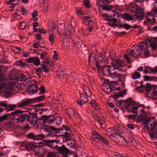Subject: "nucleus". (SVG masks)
<instances>
[{"mask_svg": "<svg viewBox=\"0 0 157 157\" xmlns=\"http://www.w3.org/2000/svg\"><path fill=\"white\" fill-rule=\"evenodd\" d=\"M9 115L16 122H22L29 121L31 124L34 125L36 128H40L41 129L44 130L48 128L49 130H51L49 128V126H48L47 124L48 123L47 122V121H48V118L46 116L42 115L40 118L35 120H31L30 117H29L27 114L20 110L13 112L9 114Z\"/></svg>", "mask_w": 157, "mask_h": 157, "instance_id": "1", "label": "nucleus"}, {"mask_svg": "<svg viewBox=\"0 0 157 157\" xmlns=\"http://www.w3.org/2000/svg\"><path fill=\"white\" fill-rule=\"evenodd\" d=\"M150 46L153 49L155 50L157 47V38L153 39L151 41L147 42H142L139 44V45H135L131 48V50L128 51V54L132 56L136 57L139 56L141 51L145 48H149Z\"/></svg>", "mask_w": 157, "mask_h": 157, "instance_id": "2", "label": "nucleus"}, {"mask_svg": "<svg viewBox=\"0 0 157 157\" xmlns=\"http://www.w3.org/2000/svg\"><path fill=\"white\" fill-rule=\"evenodd\" d=\"M119 105L123 106L127 111L130 113H134V115H129L128 118L131 119L135 118L137 115V110L139 106L136 103L133 101L131 99H128L125 100H120L117 102Z\"/></svg>", "mask_w": 157, "mask_h": 157, "instance_id": "3", "label": "nucleus"}, {"mask_svg": "<svg viewBox=\"0 0 157 157\" xmlns=\"http://www.w3.org/2000/svg\"><path fill=\"white\" fill-rule=\"evenodd\" d=\"M86 89L85 90V88H84V91L85 94H82L80 95V98L79 99L77 100V103L78 104L80 105H82L83 103H85L87 102L88 99L87 96H90L91 95V93L90 90L88 88L85 87Z\"/></svg>", "mask_w": 157, "mask_h": 157, "instance_id": "4", "label": "nucleus"}, {"mask_svg": "<svg viewBox=\"0 0 157 157\" xmlns=\"http://www.w3.org/2000/svg\"><path fill=\"white\" fill-rule=\"evenodd\" d=\"M141 88H145L146 91L147 92V95L150 98H154V96L157 95V90H154L152 89V87L151 85L147 83L146 84V87H144L143 86H141L140 87Z\"/></svg>", "mask_w": 157, "mask_h": 157, "instance_id": "5", "label": "nucleus"}, {"mask_svg": "<svg viewBox=\"0 0 157 157\" xmlns=\"http://www.w3.org/2000/svg\"><path fill=\"white\" fill-rule=\"evenodd\" d=\"M132 7L135 8V10H133V11H136V16L137 19H139L140 20L142 19L144 16V10L143 9L140 8L137 5L135 4H133Z\"/></svg>", "mask_w": 157, "mask_h": 157, "instance_id": "6", "label": "nucleus"}, {"mask_svg": "<svg viewBox=\"0 0 157 157\" xmlns=\"http://www.w3.org/2000/svg\"><path fill=\"white\" fill-rule=\"evenodd\" d=\"M112 67H113V70L117 69L118 70L121 71L123 69L121 68L124 66V63L123 61L121 60L116 59L115 63L113 64L111 63Z\"/></svg>", "mask_w": 157, "mask_h": 157, "instance_id": "7", "label": "nucleus"}, {"mask_svg": "<svg viewBox=\"0 0 157 157\" xmlns=\"http://www.w3.org/2000/svg\"><path fill=\"white\" fill-rule=\"evenodd\" d=\"M114 70H113V69H112V71L109 76L114 80L113 81H112V82H116L120 79L121 75L118 73L117 71H113Z\"/></svg>", "mask_w": 157, "mask_h": 157, "instance_id": "8", "label": "nucleus"}, {"mask_svg": "<svg viewBox=\"0 0 157 157\" xmlns=\"http://www.w3.org/2000/svg\"><path fill=\"white\" fill-rule=\"evenodd\" d=\"M46 135L40 134L39 135H35L33 133H30L27 135L28 138L34 140V141L36 140H40V138H44L46 137Z\"/></svg>", "mask_w": 157, "mask_h": 157, "instance_id": "9", "label": "nucleus"}, {"mask_svg": "<svg viewBox=\"0 0 157 157\" xmlns=\"http://www.w3.org/2000/svg\"><path fill=\"white\" fill-rule=\"evenodd\" d=\"M7 88L9 91L13 93H16L18 90V87L14 82L9 83L7 86Z\"/></svg>", "mask_w": 157, "mask_h": 157, "instance_id": "10", "label": "nucleus"}, {"mask_svg": "<svg viewBox=\"0 0 157 157\" xmlns=\"http://www.w3.org/2000/svg\"><path fill=\"white\" fill-rule=\"evenodd\" d=\"M26 61L28 63H33L36 66H38L40 64L39 59L37 57H32L26 59Z\"/></svg>", "mask_w": 157, "mask_h": 157, "instance_id": "11", "label": "nucleus"}, {"mask_svg": "<svg viewBox=\"0 0 157 157\" xmlns=\"http://www.w3.org/2000/svg\"><path fill=\"white\" fill-rule=\"evenodd\" d=\"M58 150L59 152L63 156H67L70 153L69 150L63 144L60 147H59Z\"/></svg>", "mask_w": 157, "mask_h": 157, "instance_id": "12", "label": "nucleus"}, {"mask_svg": "<svg viewBox=\"0 0 157 157\" xmlns=\"http://www.w3.org/2000/svg\"><path fill=\"white\" fill-rule=\"evenodd\" d=\"M112 66H105L102 68V71L104 75H109L112 70Z\"/></svg>", "mask_w": 157, "mask_h": 157, "instance_id": "13", "label": "nucleus"}, {"mask_svg": "<svg viewBox=\"0 0 157 157\" xmlns=\"http://www.w3.org/2000/svg\"><path fill=\"white\" fill-rule=\"evenodd\" d=\"M38 91V87L36 84L30 86L27 90L28 93L30 95L35 94Z\"/></svg>", "mask_w": 157, "mask_h": 157, "instance_id": "14", "label": "nucleus"}, {"mask_svg": "<svg viewBox=\"0 0 157 157\" xmlns=\"http://www.w3.org/2000/svg\"><path fill=\"white\" fill-rule=\"evenodd\" d=\"M32 99H27L22 100L21 101L17 104V107L18 108L22 107L26 105L29 104L32 102Z\"/></svg>", "mask_w": 157, "mask_h": 157, "instance_id": "15", "label": "nucleus"}, {"mask_svg": "<svg viewBox=\"0 0 157 157\" xmlns=\"http://www.w3.org/2000/svg\"><path fill=\"white\" fill-rule=\"evenodd\" d=\"M49 128L51 129L52 131H55L56 133L59 132V131L60 130H65L66 131H70V128L69 127L64 125L62 126V128H57L52 126H49Z\"/></svg>", "mask_w": 157, "mask_h": 157, "instance_id": "16", "label": "nucleus"}, {"mask_svg": "<svg viewBox=\"0 0 157 157\" xmlns=\"http://www.w3.org/2000/svg\"><path fill=\"white\" fill-rule=\"evenodd\" d=\"M122 18L125 20L126 21H135V18L132 15L129 14L127 13H125L121 15Z\"/></svg>", "mask_w": 157, "mask_h": 157, "instance_id": "17", "label": "nucleus"}, {"mask_svg": "<svg viewBox=\"0 0 157 157\" xmlns=\"http://www.w3.org/2000/svg\"><path fill=\"white\" fill-rule=\"evenodd\" d=\"M147 21L149 22L154 23H155L154 17L153 14L150 12H148L146 15Z\"/></svg>", "mask_w": 157, "mask_h": 157, "instance_id": "18", "label": "nucleus"}, {"mask_svg": "<svg viewBox=\"0 0 157 157\" xmlns=\"http://www.w3.org/2000/svg\"><path fill=\"white\" fill-rule=\"evenodd\" d=\"M67 113L69 115L76 117L77 118H78L79 117L78 114L75 113L73 108H68L67 110Z\"/></svg>", "mask_w": 157, "mask_h": 157, "instance_id": "19", "label": "nucleus"}, {"mask_svg": "<svg viewBox=\"0 0 157 157\" xmlns=\"http://www.w3.org/2000/svg\"><path fill=\"white\" fill-rule=\"evenodd\" d=\"M154 119V117H151V118H148L147 119L148 122L147 124V125L148 127L151 129H154V128H155V127L157 124L154 121L153 122H151V119L153 120Z\"/></svg>", "mask_w": 157, "mask_h": 157, "instance_id": "20", "label": "nucleus"}, {"mask_svg": "<svg viewBox=\"0 0 157 157\" xmlns=\"http://www.w3.org/2000/svg\"><path fill=\"white\" fill-rule=\"evenodd\" d=\"M40 66L44 72L47 73L49 71V68L50 66L48 62H43L41 64Z\"/></svg>", "mask_w": 157, "mask_h": 157, "instance_id": "21", "label": "nucleus"}, {"mask_svg": "<svg viewBox=\"0 0 157 157\" xmlns=\"http://www.w3.org/2000/svg\"><path fill=\"white\" fill-rule=\"evenodd\" d=\"M45 144L46 146L51 147L52 149L56 148V144L55 141V140H48L45 142Z\"/></svg>", "mask_w": 157, "mask_h": 157, "instance_id": "22", "label": "nucleus"}, {"mask_svg": "<svg viewBox=\"0 0 157 157\" xmlns=\"http://www.w3.org/2000/svg\"><path fill=\"white\" fill-rule=\"evenodd\" d=\"M48 122L51 123L55 122L56 125H59L61 124V118L60 117H57L53 119L49 120Z\"/></svg>", "mask_w": 157, "mask_h": 157, "instance_id": "23", "label": "nucleus"}, {"mask_svg": "<svg viewBox=\"0 0 157 157\" xmlns=\"http://www.w3.org/2000/svg\"><path fill=\"white\" fill-rule=\"evenodd\" d=\"M34 147H35V146L34 142L33 143L28 142L25 145V148L26 150L28 151L32 150Z\"/></svg>", "mask_w": 157, "mask_h": 157, "instance_id": "24", "label": "nucleus"}, {"mask_svg": "<svg viewBox=\"0 0 157 157\" xmlns=\"http://www.w3.org/2000/svg\"><path fill=\"white\" fill-rule=\"evenodd\" d=\"M157 132L155 129H152L149 132V134L150 136V138L152 139H156L157 137Z\"/></svg>", "mask_w": 157, "mask_h": 157, "instance_id": "25", "label": "nucleus"}, {"mask_svg": "<svg viewBox=\"0 0 157 157\" xmlns=\"http://www.w3.org/2000/svg\"><path fill=\"white\" fill-rule=\"evenodd\" d=\"M71 133L65 132L62 135L63 140L65 141L68 140L71 137Z\"/></svg>", "mask_w": 157, "mask_h": 157, "instance_id": "26", "label": "nucleus"}, {"mask_svg": "<svg viewBox=\"0 0 157 157\" xmlns=\"http://www.w3.org/2000/svg\"><path fill=\"white\" fill-rule=\"evenodd\" d=\"M155 70V67L153 68H151L150 67L146 66L145 67V68L143 71L144 73L146 74L147 73H150L151 72H152L154 73L153 72L154 70Z\"/></svg>", "mask_w": 157, "mask_h": 157, "instance_id": "27", "label": "nucleus"}, {"mask_svg": "<svg viewBox=\"0 0 157 157\" xmlns=\"http://www.w3.org/2000/svg\"><path fill=\"white\" fill-rule=\"evenodd\" d=\"M40 140H35L34 141L35 144V147H38L42 146L43 145V143L40 141Z\"/></svg>", "mask_w": 157, "mask_h": 157, "instance_id": "28", "label": "nucleus"}, {"mask_svg": "<svg viewBox=\"0 0 157 157\" xmlns=\"http://www.w3.org/2000/svg\"><path fill=\"white\" fill-rule=\"evenodd\" d=\"M90 104L92 106L95 108L96 110H99V106L98 105L94 100H93L91 101Z\"/></svg>", "mask_w": 157, "mask_h": 157, "instance_id": "29", "label": "nucleus"}, {"mask_svg": "<svg viewBox=\"0 0 157 157\" xmlns=\"http://www.w3.org/2000/svg\"><path fill=\"white\" fill-rule=\"evenodd\" d=\"M45 98V97L44 96L41 95L39 97L31 99H32V101L33 100H34L36 102H40L42 101Z\"/></svg>", "mask_w": 157, "mask_h": 157, "instance_id": "30", "label": "nucleus"}, {"mask_svg": "<svg viewBox=\"0 0 157 157\" xmlns=\"http://www.w3.org/2000/svg\"><path fill=\"white\" fill-rule=\"evenodd\" d=\"M141 77L140 74L139 72H135L132 74V78L134 79H139Z\"/></svg>", "mask_w": 157, "mask_h": 157, "instance_id": "31", "label": "nucleus"}, {"mask_svg": "<svg viewBox=\"0 0 157 157\" xmlns=\"http://www.w3.org/2000/svg\"><path fill=\"white\" fill-rule=\"evenodd\" d=\"M6 125L7 128L12 129L14 128V124L13 122H8L6 124Z\"/></svg>", "mask_w": 157, "mask_h": 157, "instance_id": "32", "label": "nucleus"}, {"mask_svg": "<svg viewBox=\"0 0 157 157\" xmlns=\"http://www.w3.org/2000/svg\"><path fill=\"white\" fill-rule=\"evenodd\" d=\"M101 136H100L96 132H94L92 133V137L97 139H101Z\"/></svg>", "mask_w": 157, "mask_h": 157, "instance_id": "33", "label": "nucleus"}, {"mask_svg": "<svg viewBox=\"0 0 157 157\" xmlns=\"http://www.w3.org/2000/svg\"><path fill=\"white\" fill-rule=\"evenodd\" d=\"M17 64L18 65L20 66L23 68H25L28 66V65L25 62L22 61H19Z\"/></svg>", "mask_w": 157, "mask_h": 157, "instance_id": "34", "label": "nucleus"}, {"mask_svg": "<svg viewBox=\"0 0 157 157\" xmlns=\"http://www.w3.org/2000/svg\"><path fill=\"white\" fill-rule=\"evenodd\" d=\"M117 138L118 139L119 141L123 142H125V140L123 136H121L119 134H117L116 135Z\"/></svg>", "mask_w": 157, "mask_h": 157, "instance_id": "35", "label": "nucleus"}, {"mask_svg": "<svg viewBox=\"0 0 157 157\" xmlns=\"http://www.w3.org/2000/svg\"><path fill=\"white\" fill-rule=\"evenodd\" d=\"M28 112L31 114L36 112L35 108L34 106H31L28 108Z\"/></svg>", "mask_w": 157, "mask_h": 157, "instance_id": "36", "label": "nucleus"}, {"mask_svg": "<svg viewBox=\"0 0 157 157\" xmlns=\"http://www.w3.org/2000/svg\"><path fill=\"white\" fill-rule=\"evenodd\" d=\"M82 8L79 7L77 9L75 13L77 15L80 16L82 13Z\"/></svg>", "mask_w": 157, "mask_h": 157, "instance_id": "37", "label": "nucleus"}, {"mask_svg": "<svg viewBox=\"0 0 157 157\" xmlns=\"http://www.w3.org/2000/svg\"><path fill=\"white\" fill-rule=\"evenodd\" d=\"M97 121L101 125H103L104 124H105L104 118L103 117H100L98 119H97Z\"/></svg>", "mask_w": 157, "mask_h": 157, "instance_id": "38", "label": "nucleus"}, {"mask_svg": "<svg viewBox=\"0 0 157 157\" xmlns=\"http://www.w3.org/2000/svg\"><path fill=\"white\" fill-rule=\"evenodd\" d=\"M38 93L40 94H43L45 92V89L44 87L43 86H41L38 89L37 91Z\"/></svg>", "mask_w": 157, "mask_h": 157, "instance_id": "39", "label": "nucleus"}, {"mask_svg": "<svg viewBox=\"0 0 157 157\" xmlns=\"http://www.w3.org/2000/svg\"><path fill=\"white\" fill-rule=\"evenodd\" d=\"M114 6H105L103 7V9L105 10L109 11L110 12V10H111L112 8L114 7Z\"/></svg>", "mask_w": 157, "mask_h": 157, "instance_id": "40", "label": "nucleus"}, {"mask_svg": "<svg viewBox=\"0 0 157 157\" xmlns=\"http://www.w3.org/2000/svg\"><path fill=\"white\" fill-rule=\"evenodd\" d=\"M89 0H83V3L84 6L87 8L90 7V5Z\"/></svg>", "mask_w": 157, "mask_h": 157, "instance_id": "41", "label": "nucleus"}, {"mask_svg": "<svg viewBox=\"0 0 157 157\" xmlns=\"http://www.w3.org/2000/svg\"><path fill=\"white\" fill-rule=\"evenodd\" d=\"M8 117V114H4L0 117V122H2L5 120Z\"/></svg>", "mask_w": 157, "mask_h": 157, "instance_id": "42", "label": "nucleus"}, {"mask_svg": "<svg viewBox=\"0 0 157 157\" xmlns=\"http://www.w3.org/2000/svg\"><path fill=\"white\" fill-rule=\"evenodd\" d=\"M54 36L52 34H50L49 37V40L52 44L54 43Z\"/></svg>", "mask_w": 157, "mask_h": 157, "instance_id": "43", "label": "nucleus"}, {"mask_svg": "<svg viewBox=\"0 0 157 157\" xmlns=\"http://www.w3.org/2000/svg\"><path fill=\"white\" fill-rule=\"evenodd\" d=\"M20 77L21 78V81H25L27 79V78L26 76L23 73H21Z\"/></svg>", "mask_w": 157, "mask_h": 157, "instance_id": "44", "label": "nucleus"}, {"mask_svg": "<svg viewBox=\"0 0 157 157\" xmlns=\"http://www.w3.org/2000/svg\"><path fill=\"white\" fill-rule=\"evenodd\" d=\"M144 80L145 81H151L154 80V77H150L148 76H146L144 77Z\"/></svg>", "mask_w": 157, "mask_h": 157, "instance_id": "45", "label": "nucleus"}, {"mask_svg": "<svg viewBox=\"0 0 157 157\" xmlns=\"http://www.w3.org/2000/svg\"><path fill=\"white\" fill-rule=\"evenodd\" d=\"M69 44V41L68 39H64L63 41V44L65 47L68 46Z\"/></svg>", "mask_w": 157, "mask_h": 157, "instance_id": "46", "label": "nucleus"}, {"mask_svg": "<svg viewBox=\"0 0 157 157\" xmlns=\"http://www.w3.org/2000/svg\"><path fill=\"white\" fill-rule=\"evenodd\" d=\"M26 27V24L24 22H21L19 25V27L20 29L22 30L24 29Z\"/></svg>", "mask_w": 157, "mask_h": 157, "instance_id": "47", "label": "nucleus"}, {"mask_svg": "<svg viewBox=\"0 0 157 157\" xmlns=\"http://www.w3.org/2000/svg\"><path fill=\"white\" fill-rule=\"evenodd\" d=\"M56 154L54 152H49L48 154L47 157H57Z\"/></svg>", "mask_w": 157, "mask_h": 157, "instance_id": "48", "label": "nucleus"}, {"mask_svg": "<svg viewBox=\"0 0 157 157\" xmlns=\"http://www.w3.org/2000/svg\"><path fill=\"white\" fill-rule=\"evenodd\" d=\"M90 18L89 16H85L83 17H82V20L84 23L86 24V23L87 22V21L90 20Z\"/></svg>", "mask_w": 157, "mask_h": 157, "instance_id": "49", "label": "nucleus"}, {"mask_svg": "<svg viewBox=\"0 0 157 157\" xmlns=\"http://www.w3.org/2000/svg\"><path fill=\"white\" fill-rule=\"evenodd\" d=\"M123 26L124 28L127 30L129 29L132 28V26L130 25L127 24L126 23L124 24L123 25Z\"/></svg>", "mask_w": 157, "mask_h": 157, "instance_id": "50", "label": "nucleus"}, {"mask_svg": "<svg viewBox=\"0 0 157 157\" xmlns=\"http://www.w3.org/2000/svg\"><path fill=\"white\" fill-rule=\"evenodd\" d=\"M92 30V27H90L86 29L85 31V33L86 34H89Z\"/></svg>", "mask_w": 157, "mask_h": 157, "instance_id": "51", "label": "nucleus"}, {"mask_svg": "<svg viewBox=\"0 0 157 157\" xmlns=\"http://www.w3.org/2000/svg\"><path fill=\"white\" fill-rule=\"evenodd\" d=\"M114 128H108L107 131V132L109 133L110 135H112L113 133H114Z\"/></svg>", "mask_w": 157, "mask_h": 157, "instance_id": "52", "label": "nucleus"}, {"mask_svg": "<svg viewBox=\"0 0 157 157\" xmlns=\"http://www.w3.org/2000/svg\"><path fill=\"white\" fill-rule=\"evenodd\" d=\"M49 151L46 149H44L43 151V156H48V154L49 153Z\"/></svg>", "mask_w": 157, "mask_h": 157, "instance_id": "53", "label": "nucleus"}, {"mask_svg": "<svg viewBox=\"0 0 157 157\" xmlns=\"http://www.w3.org/2000/svg\"><path fill=\"white\" fill-rule=\"evenodd\" d=\"M21 13L23 15H25L27 13V10L25 8L22 7L21 8Z\"/></svg>", "mask_w": 157, "mask_h": 157, "instance_id": "54", "label": "nucleus"}, {"mask_svg": "<svg viewBox=\"0 0 157 157\" xmlns=\"http://www.w3.org/2000/svg\"><path fill=\"white\" fill-rule=\"evenodd\" d=\"M38 11L36 10H34L32 13V17L35 18L38 15Z\"/></svg>", "mask_w": 157, "mask_h": 157, "instance_id": "55", "label": "nucleus"}, {"mask_svg": "<svg viewBox=\"0 0 157 157\" xmlns=\"http://www.w3.org/2000/svg\"><path fill=\"white\" fill-rule=\"evenodd\" d=\"M115 6H114V7L112 8L111 10H110V12L111 11L112 12H113V14H111L112 16L114 17L115 15V13L117 10V9H115Z\"/></svg>", "mask_w": 157, "mask_h": 157, "instance_id": "56", "label": "nucleus"}, {"mask_svg": "<svg viewBox=\"0 0 157 157\" xmlns=\"http://www.w3.org/2000/svg\"><path fill=\"white\" fill-rule=\"evenodd\" d=\"M104 143V144L106 145H108L109 144V142L107 140L105 139V138L103 137H101L100 139Z\"/></svg>", "mask_w": 157, "mask_h": 157, "instance_id": "57", "label": "nucleus"}, {"mask_svg": "<svg viewBox=\"0 0 157 157\" xmlns=\"http://www.w3.org/2000/svg\"><path fill=\"white\" fill-rule=\"evenodd\" d=\"M86 23L87 24H87L89 26H91L93 24V21L90 19L87 21V22Z\"/></svg>", "mask_w": 157, "mask_h": 157, "instance_id": "58", "label": "nucleus"}, {"mask_svg": "<svg viewBox=\"0 0 157 157\" xmlns=\"http://www.w3.org/2000/svg\"><path fill=\"white\" fill-rule=\"evenodd\" d=\"M54 55L53 56V59L55 60H57L58 59V56L56 51H54Z\"/></svg>", "mask_w": 157, "mask_h": 157, "instance_id": "59", "label": "nucleus"}, {"mask_svg": "<svg viewBox=\"0 0 157 157\" xmlns=\"http://www.w3.org/2000/svg\"><path fill=\"white\" fill-rule=\"evenodd\" d=\"M93 58L95 59V58L94 57V55L92 53H90L89 56L88 61L90 62L91 60V59Z\"/></svg>", "mask_w": 157, "mask_h": 157, "instance_id": "60", "label": "nucleus"}, {"mask_svg": "<svg viewBox=\"0 0 157 157\" xmlns=\"http://www.w3.org/2000/svg\"><path fill=\"white\" fill-rule=\"evenodd\" d=\"M46 30H44L43 28H41L38 29V32L41 33H46Z\"/></svg>", "mask_w": 157, "mask_h": 157, "instance_id": "61", "label": "nucleus"}, {"mask_svg": "<svg viewBox=\"0 0 157 157\" xmlns=\"http://www.w3.org/2000/svg\"><path fill=\"white\" fill-rule=\"evenodd\" d=\"M125 93V92L124 91L120 92L118 94H117V96L118 98L122 97L123 96Z\"/></svg>", "mask_w": 157, "mask_h": 157, "instance_id": "62", "label": "nucleus"}, {"mask_svg": "<svg viewBox=\"0 0 157 157\" xmlns=\"http://www.w3.org/2000/svg\"><path fill=\"white\" fill-rule=\"evenodd\" d=\"M108 22H113L114 23H116L117 22V20L116 18H113L112 19H108Z\"/></svg>", "mask_w": 157, "mask_h": 157, "instance_id": "63", "label": "nucleus"}, {"mask_svg": "<svg viewBox=\"0 0 157 157\" xmlns=\"http://www.w3.org/2000/svg\"><path fill=\"white\" fill-rule=\"evenodd\" d=\"M128 128L132 129H133L134 128V125L132 124H128Z\"/></svg>", "mask_w": 157, "mask_h": 157, "instance_id": "64", "label": "nucleus"}]
</instances>
